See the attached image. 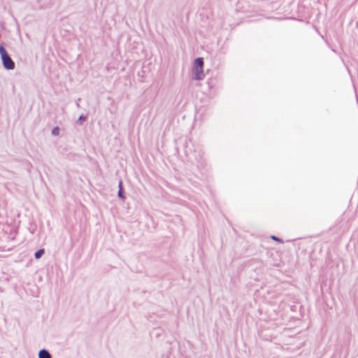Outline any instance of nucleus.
<instances>
[{
	"mask_svg": "<svg viewBox=\"0 0 358 358\" xmlns=\"http://www.w3.org/2000/svg\"><path fill=\"white\" fill-rule=\"evenodd\" d=\"M118 187H119V190H118V192H117V196H119V198H120V199L124 200L125 199V196L124 195V190H123L122 180H120L119 182Z\"/></svg>",
	"mask_w": 358,
	"mask_h": 358,
	"instance_id": "obj_5",
	"label": "nucleus"
},
{
	"mask_svg": "<svg viewBox=\"0 0 358 358\" xmlns=\"http://www.w3.org/2000/svg\"><path fill=\"white\" fill-rule=\"evenodd\" d=\"M0 55L1 57L8 55L5 47L3 45H0Z\"/></svg>",
	"mask_w": 358,
	"mask_h": 358,
	"instance_id": "obj_7",
	"label": "nucleus"
},
{
	"mask_svg": "<svg viewBox=\"0 0 358 358\" xmlns=\"http://www.w3.org/2000/svg\"><path fill=\"white\" fill-rule=\"evenodd\" d=\"M44 253H45V250L43 248L40 249L35 252L34 257L37 259H40L44 255Z\"/></svg>",
	"mask_w": 358,
	"mask_h": 358,
	"instance_id": "obj_6",
	"label": "nucleus"
},
{
	"mask_svg": "<svg viewBox=\"0 0 358 358\" xmlns=\"http://www.w3.org/2000/svg\"><path fill=\"white\" fill-rule=\"evenodd\" d=\"M1 58L3 67L7 70H13L15 69V62L13 61L9 55L3 56Z\"/></svg>",
	"mask_w": 358,
	"mask_h": 358,
	"instance_id": "obj_1",
	"label": "nucleus"
},
{
	"mask_svg": "<svg viewBox=\"0 0 358 358\" xmlns=\"http://www.w3.org/2000/svg\"><path fill=\"white\" fill-rule=\"evenodd\" d=\"M271 239H273V240H274V241H278V242H280V243H282V241L280 238H279L276 237L275 236H273H273H271Z\"/></svg>",
	"mask_w": 358,
	"mask_h": 358,
	"instance_id": "obj_10",
	"label": "nucleus"
},
{
	"mask_svg": "<svg viewBox=\"0 0 358 358\" xmlns=\"http://www.w3.org/2000/svg\"><path fill=\"white\" fill-rule=\"evenodd\" d=\"M59 134V128L58 127H55L52 129V134L54 136H57Z\"/></svg>",
	"mask_w": 358,
	"mask_h": 358,
	"instance_id": "obj_8",
	"label": "nucleus"
},
{
	"mask_svg": "<svg viewBox=\"0 0 358 358\" xmlns=\"http://www.w3.org/2000/svg\"><path fill=\"white\" fill-rule=\"evenodd\" d=\"M193 79L195 80H201L205 76L203 69H200L196 66H193Z\"/></svg>",
	"mask_w": 358,
	"mask_h": 358,
	"instance_id": "obj_2",
	"label": "nucleus"
},
{
	"mask_svg": "<svg viewBox=\"0 0 358 358\" xmlns=\"http://www.w3.org/2000/svg\"><path fill=\"white\" fill-rule=\"evenodd\" d=\"M38 358H52V356L48 350L42 349L38 352Z\"/></svg>",
	"mask_w": 358,
	"mask_h": 358,
	"instance_id": "obj_3",
	"label": "nucleus"
},
{
	"mask_svg": "<svg viewBox=\"0 0 358 358\" xmlns=\"http://www.w3.org/2000/svg\"><path fill=\"white\" fill-rule=\"evenodd\" d=\"M87 120V116L84 115H80L78 120V122L81 124L83 122Z\"/></svg>",
	"mask_w": 358,
	"mask_h": 358,
	"instance_id": "obj_9",
	"label": "nucleus"
},
{
	"mask_svg": "<svg viewBox=\"0 0 358 358\" xmlns=\"http://www.w3.org/2000/svg\"><path fill=\"white\" fill-rule=\"evenodd\" d=\"M194 66L196 68L203 69V59L202 57H197L194 62Z\"/></svg>",
	"mask_w": 358,
	"mask_h": 358,
	"instance_id": "obj_4",
	"label": "nucleus"
}]
</instances>
